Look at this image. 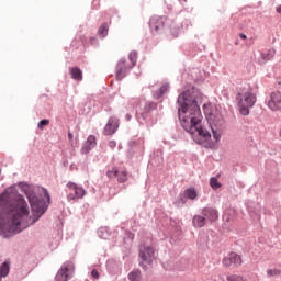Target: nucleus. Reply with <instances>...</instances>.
Segmentation results:
<instances>
[{"instance_id": "obj_1", "label": "nucleus", "mask_w": 281, "mask_h": 281, "mask_svg": "<svg viewBox=\"0 0 281 281\" xmlns=\"http://www.w3.org/2000/svg\"><path fill=\"white\" fill-rule=\"evenodd\" d=\"M23 191L30 202L32 216L23 195L10 190L0 195V236L3 238L21 234L45 214V202L36 198V194L30 190V186H24Z\"/></svg>"}, {"instance_id": "obj_2", "label": "nucleus", "mask_w": 281, "mask_h": 281, "mask_svg": "<svg viewBox=\"0 0 281 281\" xmlns=\"http://www.w3.org/2000/svg\"><path fill=\"white\" fill-rule=\"evenodd\" d=\"M178 104L180 106L178 109V115L184 131L190 133L198 144L210 142L212 134L201 126L203 115L201 114V108H199L194 93L190 90L182 92L178 97Z\"/></svg>"}, {"instance_id": "obj_3", "label": "nucleus", "mask_w": 281, "mask_h": 281, "mask_svg": "<svg viewBox=\"0 0 281 281\" xmlns=\"http://www.w3.org/2000/svg\"><path fill=\"white\" fill-rule=\"evenodd\" d=\"M237 109L240 115L247 116L250 113V109H254L257 97L256 93L251 90H247L245 92H238L236 94Z\"/></svg>"}, {"instance_id": "obj_4", "label": "nucleus", "mask_w": 281, "mask_h": 281, "mask_svg": "<svg viewBox=\"0 0 281 281\" xmlns=\"http://www.w3.org/2000/svg\"><path fill=\"white\" fill-rule=\"evenodd\" d=\"M204 113L206 115L207 122L211 124L213 137L215 142H218V139H221V130L218 128L225 124V120H223V115L221 113L217 111H209L207 108H204Z\"/></svg>"}, {"instance_id": "obj_5", "label": "nucleus", "mask_w": 281, "mask_h": 281, "mask_svg": "<svg viewBox=\"0 0 281 281\" xmlns=\"http://www.w3.org/2000/svg\"><path fill=\"white\" fill-rule=\"evenodd\" d=\"M66 194L68 201H79V199H82L87 194V190L85 188L74 183V182H68L66 184Z\"/></svg>"}, {"instance_id": "obj_6", "label": "nucleus", "mask_w": 281, "mask_h": 281, "mask_svg": "<svg viewBox=\"0 0 281 281\" xmlns=\"http://www.w3.org/2000/svg\"><path fill=\"white\" fill-rule=\"evenodd\" d=\"M76 271V266H74V262L66 261L63 263L60 269L58 270L55 280L56 281H69L71 278H74V272Z\"/></svg>"}, {"instance_id": "obj_7", "label": "nucleus", "mask_w": 281, "mask_h": 281, "mask_svg": "<svg viewBox=\"0 0 281 281\" xmlns=\"http://www.w3.org/2000/svg\"><path fill=\"white\" fill-rule=\"evenodd\" d=\"M166 24V18L154 15L149 20V27L153 32V34H159L164 30V25Z\"/></svg>"}, {"instance_id": "obj_8", "label": "nucleus", "mask_w": 281, "mask_h": 281, "mask_svg": "<svg viewBox=\"0 0 281 281\" xmlns=\"http://www.w3.org/2000/svg\"><path fill=\"white\" fill-rule=\"evenodd\" d=\"M224 267H240L243 265V258L236 252H229L222 260Z\"/></svg>"}, {"instance_id": "obj_9", "label": "nucleus", "mask_w": 281, "mask_h": 281, "mask_svg": "<svg viewBox=\"0 0 281 281\" xmlns=\"http://www.w3.org/2000/svg\"><path fill=\"white\" fill-rule=\"evenodd\" d=\"M268 108L270 111H281V92L280 90L273 91L268 100Z\"/></svg>"}, {"instance_id": "obj_10", "label": "nucleus", "mask_w": 281, "mask_h": 281, "mask_svg": "<svg viewBox=\"0 0 281 281\" xmlns=\"http://www.w3.org/2000/svg\"><path fill=\"white\" fill-rule=\"evenodd\" d=\"M139 258L143 262L150 265L155 260V249L150 246H142L139 250Z\"/></svg>"}, {"instance_id": "obj_11", "label": "nucleus", "mask_w": 281, "mask_h": 281, "mask_svg": "<svg viewBox=\"0 0 281 281\" xmlns=\"http://www.w3.org/2000/svg\"><path fill=\"white\" fill-rule=\"evenodd\" d=\"M120 128V120L115 116H111L103 130V135H115Z\"/></svg>"}, {"instance_id": "obj_12", "label": "nucleus", "mask_w": 281, "mask_h": 281, "mask_svg": "<svg viewBox=\"0 0 281 281\" xmlns=\"http://www.w3.org/2000/svg\"><path fill=\"white\" fill-rule=\"evenodd\" d=\"M98 143L95 142V136L90 135L88 136V139L86 140L85 145L81 148L82 155H88V153L92 149L95 148Z\"/></svg>"}, {"instance_id": "obj_13", "label": "nucleus", "mask_w": 281, "mask_h": 281, "mask_svg": "<svg viewBox=\"0 0 281 281\" xmlns=\"http://www.w3.org/2000/svg\"><path fill=\"white\" fill-rule=\"evenodd\" d=\"M203 216L207 218V221H211V223H214V221H218V211L216 209L212 207H204L202 210Z\"/></svg>"}, {"instance_id": "obj_14", "label": "nucleus", "mask_w": 281, "mask_h": 281, "mask_svg": "<svg viewBox=\"0 0 281 281\" xmlns=\"http://www.w3.org/2000/svg\"><path fill=\"white\" fill-rule=\"evenodd\" d=\"M70 76L72 80L82 81V70L78 67H70L69 68Z\"/></svg>"}, {"instance_id": "obj_15", "label": "nucleus", "mask_w": 281, "mask_h": 281, "mask_svg": "<svg viewBox=\"0 0 281 281\" xmlns=\"http://www.w3.org/2000/svg\"><path fill=\"white\" fill-rule=\"evenodd\" d=\"M192 223L194 227H205V217L201 215H195L192 220Z\"/></svg>"}, {"instance_id": "obj_16", "label": "nucleus", "mask_w": 281, "mask_h": 281, "mask_svg": "<svg viewBox=\"0 0 281 281\" xmlns=\"http://www.w3.org/2000/svg\"><path fill=\"white\" fill-rule=\"evenodd\" d=\"M126 78V70H123L122 64H117L116 66V80H124Z\"/></svg>"}, {"instance_id": "obj_17", "label": "nucleus", "mask_w": 281, "mask_h": 281, "mask_svg": "<svg viewBox=\"0 0 281 281\" xmlns=\"http://www.w3.org/2000/svg\"><path fill=\"white\" fill-rule=\"evenodd\" d=\"M116 178L119 183H126L128 181V172L126 170L119 171Z\"/></svg>"}, {"instance_id": "obj_18", "label": "nucleus", "mask_w": 281, "mask_h": 281, "mask_svg": "<svg viewBox=\"0 0 281 281\" xmlns=\"http://www.w3.org/2000/svg\"><path fill=\"white\" fill-rule=\"evenodd\" d=\"M99 36H101V38H105V36L109 34V24L103 23L98 31Z\"/></svg>"}, {"instance_id": "obj_19", "label": "nucleus", "mask_w": 281, "mask_h": 281, "mask_svg": "<svg viewBox=\"0 0 281 281\" xmlns=\"http://www.w3.org/2000/svg\"><path fill=\"white\" fill-rule=\"evenodd\" d=\"M184 196L186 199H190L191 201H194V199H196L198 194H196V190L195 189H187L184 191Z\"/></svg>"}, {"instance_id": "obj_20", "label": "nucleus", "mask_w": 281, "mask_h": 281, "mask_svg": "<svg viewBox=\"0 0 281 281\" xmlns=\"http://www.w3.org/2000/svg\"><path fill=\"white\" fill-rule=\"evenodd\" d=\"M8 273H10V263L4 262L0 268V281H1V278H5Z\"/></svg>"}, {"instance_id": "obj_21", "label": "nucleus", "mask_w": 281, "mask_h": 281, "mask_svg": "<svg viewBox=\"0 0 281 281\" xmlns=\"http://www.w3.org/2000/svg\"><path fill=\"white\" fill-rule=\"evenodd\" d=\"M130 281H139L142 280V272L139 270H134L128 274Z\"/></svg>"}, {"instance_id": "obj_22", "label": "nucleus", "mask_w": 281, "mask_h": 281, "mask_svg": "<svg viewBox=\"0 0 281 281\" xmlns=\"http://www.w3.org/2000/svg\"><path fill=\"white\" fill-rule=\"evenodd\" d=\"M128 59H130V67H135V65H137V53L136 52H132L128 55Z\"/></svg>"}, {"instance_id": "obj_23", "label": "nucleus", "mask_w": 281, "mask_h": 281, "mask_svg": "<svg viewBox=\"0 0 281 281\" xmlns=\"http://www.w3.org/2000/svg\"><path fill=\"white\" fill-rule=\"evenodd\" d=\"M119 173H120V170H117V167H114L106 171V177L109 179H115V177H117Z\"/></svg>"}, {"instance_id": "obj_24", "label": "nucleus", "mask_w": 281, "mask_h": 281, "mask_svg": "<svg viewBox=\"0 0 281 281\" xmlns=\"http://www.w3.org/2000/svg\"><path fill=\"white\" fill-rule=\"evenodd\" d=\"M210 186L213 190H218V188H221V182H218V178H211L210 179Z\"/></svg>"}, {"instance_id": "obj_25", "label": "nucleus", "mask_w": 281, "mask_h": 281, "mask_svg": "<svg viewBox=\"0 0 281 281\" xmlns=\"http://www.w3.org/2000/svg\"><path fill=\"white\" fill-rule=\"evenodd\" d=\"M227 281H247V279H244L243 276H238V274H229L226 278Z\"/></svg>"}, {"instance_id": "obj_26", "label": "nucleus", "mask_w": 281, "mask_h": 281, "mask_svg": "<svg viewBox=\"0 0 281 281\" xmlns=\"http://www.w3.org/2000/svg\"><path fill=\"white\" fill-rule=\"evenodd\" d=\"M280 273H281V270L277 268H273L267 271L268 278H273V276H280Z\"/></svg>"}, {"instance_id": "obj_27", "label": "nucleus", "mask_w": 281, "mask_h": 281, "mask_svg": "<svg viewBox=\"0 0 281 281\" xmlns=\"http://www.w3.org/2000/svg\"><path fill=\"white\" fill-rule=\"evenodd\" d=\"M119 65H122V69L124 71H128V69H133V67H131V64H127L126 60H124V59H121L119 61Z\"/></svg>"}, {"instance_id": "obj_28", "label": "nucleus", "mask_w": 281, "mask_h": 281, "mask_svg": "<svg viewBox=\"0 0 281 281\" xmlns=\"http://www.w3.org/2000/svg\"><path fill=\"white\" fill-rule=\"evenodd\" d=\"M168 89H170V86L168 85H162L159 89V94L158 98H161V95H164V93H166L168 91Z\"/></svg>"}, {"instance_id": "obj_29", "label": "nucleus", "mask_w": 281, "mask_h": 281, "mask_svg": "<svg viewBox=\"0 0 281 281\" xmlns=\"http://www.w3.org/2000/svg\"><path fill=\"white\" fill-rule=\"evenodd\" d=\"M45 126H49V120H42V121H40L38 128L41 131H43V128H45Z\"/></svg>"}, {"instance_id": "obj_30", "label": "nucleus", "mask_w": 281, "mask_h": 281, "mask_svg": "<svg viewBox=\"0 0 281 281\" xmlns=\"http://www.w3.org/2000/svg\"><path fill=\"white\" fill-rule=\"evenodd\" d=\"M91 276H92V278H94L95 280H98V278H100V272H98V270H92V271H91Z\"/></svg>"}, {"instance_id": "obj_31", "label": "nucleus", "mask_w": 281, "mask_h": 281, "mask_svg": "<svg viewBox=\"0 0 281 281\" xmlns=\"http://www.w3.org/2000/svg\"><path fill=\"white\" fill-rule=\"evenodd\" d=\"M109 146H110L111 148H115V146H117V143H116L115 140H110V142H109Z\"/></svg>"}, {"instance_id": "obj_32", "label": "nucleus", "mask_w": 281, "mask_h": 281, "mask_svg": "<svg viewBox=\"0 0 281 281\" xmlns=\"http://www.w3.org/2000/svg\"><path fill=\"white\" fill-rule=\"evenodd\" d=\"M153 106V103H146L145 104V110L146 112L150 111V108Z\"/></svg>"}, {"instance_id": "obj_33", "label": "nucleus", "mask_w": 281, "mask_h": 281, "mask_svg": "<svg viewBox=\"0 0 281 281\" xmlns=\"http://www.w3.org/2000/svg\"><path fill=\"white\" fill-rule=\"evenodd\" d=\"M44 196L49 201V192H47V190H44Z\"/></svg>"}, {"instance_id": "obj_34", "label": "nucleus", "mask_w": 281, "mask_h": 281, "mask_svg": "<svg viewBox=\"0 0 281 281\" xmlns=\"http://www.w3.org/2000/svg\"><path fill=\"white\" fill-rule=\"evenodd\" d=\"M239 38H243V41H247V36L244 33L239 34Z\"/></svg>"}, {"instance_id": "obj_35", "label": "nucleus", "mask_w": 281, "mask_h": 281, "mask_svg": "<svg viewBox=\"0 0 281 281\" xmlns=\"http://www.w3.org/2000/svg\"><path fill=\"white\" fill-rule=\"evenodd\" d=\"M277 89L281 91V80L277 82Z\"/></svg>"}, {"instance_id": "obj_36", "label": "nucleus", "mask_w": 281, "mask_h": 281, "mask_svg": "<svg viewBox=\"0 0 281 281\" xmlns=\"http://www.w3.org/2000/svg\"><path fill=\"white\" fill-rule=\"evenodd\" d=\"M68 139L71 142V139H74V134L68 133Z\"/></svg>"}, {"instance_id": "obj_37", "label": "nucleus", "mask_w": 281, "mask_h": 281, "mask_svg": "<svg viewBox=\"0 0 281 281\" xmlns=\"http://www.w3.org/2000/svg\"><path fill=\"white\" fill-rule=\"evenodd\" d=\"M181 201H182V203H186V201L183 200V198H181Z\"/></svg>"}]
</instances>
